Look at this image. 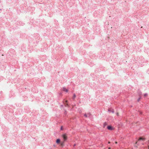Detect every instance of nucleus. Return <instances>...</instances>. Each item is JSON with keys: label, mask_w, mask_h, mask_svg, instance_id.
<instances>
[{"label": "nucleus", "mask_w": 149, "mask_h": 149, "mask_svg": "<svg viewBox=\"0 0 149 149\" xmlns=\"http://www.w3.org/2000/svg\"><path fill=\"white\" fill-rule=\"evenodd\" d=\"M63 137L65 140H66L67 139V136L66 134H64L63 135Z\"/></svg>", "instance_id": "obj_1"}, {"label": "nucleus", "mask_w": 149, "mask_h": 149, "mask_svg": "<svg viewBox=\"0 0 149 149\" xmlns=\"http://www.w3.org/2000/svg\"><path fill=\"white\" fill-rule=\"evenodd\" d=\"M107 128L109 130H112L113 129L112 126H108Z\"/></svg>", "instance_id": "obj_2"}, {"label": "nucleus", "mask_w": 149, "mask_h": 149, "mask_svg": "<svg viewBox=\"0 0 149 149\" xmlns=\"http://www.w3.org/2000/svg\"><path fill=\"white\" fill-rule=\"evenodd\" d=\"M63 90L66 92H68V90L65 88H63Z\"/></svg>", "instance_id": "obj_3"}, {"label": "nucleus", "mask_w": 149, "mask_h": 149, "mask_svg": "<svg viewBox=\"0 0 149 149\" xmlns=\"http://www.w3.org/2000/svg\"><path fill=\"white\" fill-rule=\"evenodd\" d=\"M60 140L59 139H58L56 140V142L57 143H59L60 142Z\"/></svg>", "instance_id": "obj_4"}, {"label": "nucleus", "mask_w": 149, "mask_h": 149, "mask_svg": "<svg viewBox=\"0 0 149 149\" xmlns=\"http://www.w3.org/2000/svg\"><path fill=\"white\" fill-rule=\"evenodd\" d=\"M90 116V114H88V115H87L86 114H85L84 115V116L86 117H88L89 116Z\"/></svg>", "instance_id": "obj_5"}, {"label": "nucleus", "mask_w": 149, "mask_h": 149, "mask_svg": "<svg viewBox=\"0 0 149 149\" xmlns=\"http://www.w3.org/2000/svg\"><path fill=\"white\" fill-rule=\"evenodd\" d=\"M107 125V124L106 123H105L104 124L103 127H105V126Z\"/></svg>", "instance_id": "obj_6"}, {"label": "nucleus", "mask_w": 149, "mask_h": 149, "mask_svg": "<svg viewBox=\"0 0 149 149\" xmlns=\"http://www.w3.org/2000/svg\"><path fill=\"white\" fill-rule=\"evenodd\" d=\"M143 138H141V137H140V138H139V139L138 140H143Z\"/></svg>", "instance_id": "obj_7"}, {"label": "nucleus", "mask_w": 149, "mask_h": 149, "mask_svg": "<svg viewBox=\"0 0 149 149\" xmlns=\"http://www.w3.org/2000/svg\"><path fill=\"white\" fill-rule=\"evenodd\" d=\"M147 93H146L145 94H144V96H145V97H146V96H147Z\"/></svg>", "instance_id": "obj_8"}, {"label": "nucleus", "mask_w": 149, "mask_h": 149, "mask_svg": "<svg viewBox=\"0 0 149 149\" xmlns=\"http://www.w3.org/2000/svg\"><path fill=\"white\" fill-rule=\"evenodd\" d=\"M76 97V95L75 94L74 95V97H73V99H74V98Z\"/></svg>", "instance_id": "obj_9"}, {"label": "nucleus", "mask_w": 149, "mask_h": 149, "mask_svg": "<svg viewBox=\"0 0 149 149\" xmlns=\"http://www.w3.org/2000/svg\"><path fill=\"white\" fill-rule=\"evenodd\" d=\"M116 114H117V116H119V113H117Z\"/></svg>", "instance_id": "obj_10"}, {"label": "nucleus", "mask_w": 149, "mask_h": 149, "mask_svg": "<svg viewBox=\"0 0 149 149\" xmlns=\"http://www.w3.org/2000/svg\"><path fill=\"white\" fill-rule=\"evenodd\" d=\"M115 143L117 144V142H116V141L115 142Z\"/></svg>", "instance_id": "obj_11"}, {"label": "nucleus", "mask_w": 149, "mask_h": 149, "mask_svg": "<svg viewBox=\"0 0 149 149\" xmlns=\"http://www.w3.org/2000/svg\"><path fill=\"white\" fill-rule=\"evenodd\" d=\"M67 102H68V101H67V100H66V101H65V102H66V103H67Z\"/></svg>", "instance_id": "obj_12"}, {"label": "nucleus", "mask_w": 149, "mask_h": 149, "mask_svg": "<svg viewBox=\"0 0 149 149\" xmlns=\"http://www.w3.org/2000/svg\"><path fill=\"white\" fill-rule=\"evenodd\" d=\"M108 149H111V148L110 147H109V148H108Z\"/></svg>", "instance_id": "obj_13"}, {"label": "nucleus", "mask_w": 149, "mask_h": 149, "mask_svg": "<svg viewBox=\"0 0 149 149\" xmlns=\"http://www.w3.org/2000/svg\"><path fill=\"white\" fill-rule=\"evenodd\" d=\"M62 127H61V130H62Z\"/></svg>", "instance_id": "obj_14"}, {"label": "nucleus", "mask_w": 149, "mask_h": 149, "mask_svg": "<svg viewBox=\"0 0 149 149\" xmlns=\"http://www.w3.org/2000/svg\"><path fill=\"white\" fill-rule=\"evenodd\" d=\"M108 143H110V142H109H109H108Z\"/></svg>", "instance_id": "obj_15"}, {"label": "nucleus", "mask_w": 149, "mask_h": 149, "mask_svg": "<svg viewBox=\"0 0 149 149\" xmlns=\"http://www.w3.org/2000/svg\"><path fill=\"white\" fill-rule=\"evenodd\" d=\"M67 106H68V104H66V105H65V106H67Z\"/></svg>", "instance_id": "obj_16"}, {"label": "nucleus", "mask_w": 149, "mask_h": 149, "mask_svg": "<svg viewBox=\"0 0 149 149\" xmlns=\"http://www.w3.org/2000/svg\"><path fill=\"white\" fill-rule=\"evenodd\" d=\"M137 143V142H136V143Z\"/></svg>", "instance_id": "obj_17"}, {"label": "nucleus", "mask_w": 149, "mask_h": 149, "mask_svg": "<svg viewBox=\"0 0 149 149\" xmlns=\"http://www.w3.org/2000/svg\"><path fill=\"white\" fill-rule=\"evenodd\" d=\"M148 149H149V147H148Z\"/></svg>", "instance_id": "obj_18"}]
</instances>
